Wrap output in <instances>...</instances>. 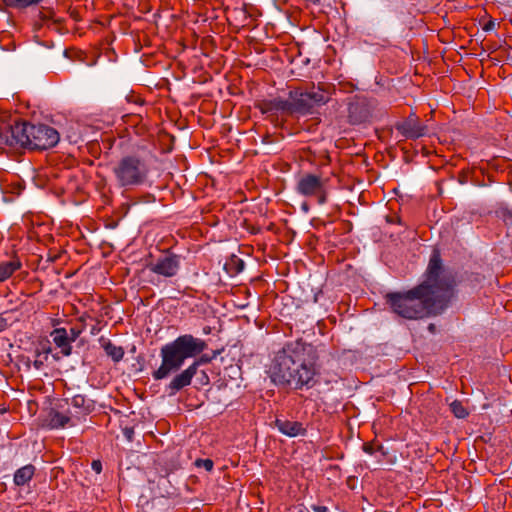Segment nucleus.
<instances>
[{
  "label": "nucleus",
  "mask_w": 512,
  "mask_h": 512,
  "mask_svg": "<svg viewBox=\"0 0 512 512\" xmlns=\"http://www.w3.org/2000/svg\"><path fill=\"white\" fill-rule=\"evenodd\" d=\"M328 182L329 179L322 175L304 173L298 178L295 190L304 197L315 199L317 204L324 205L328 200Z\"/></svg>",
  "instance_id": "6"
},
{
  "label": "nucleus",
  "mask_w": 512,
  "mask_h": 512,
  "mask_svg": "<svg viewBox=\"0 0 512 512\" xmlns=\"http://www.w3.org/2000/svg\"><path fill=\"white\" fill-rule=\"evenodd\" d=\"M196 375L194 366H188L185 370L175 375L168 385L170 395H173L191 384L193 377Z\"/></svg>",
  "instance_id": "11"
},
{
  "label": "nucleus",
  "mask_w": 512,
  "mask_h": 512,
  "mask_svg": "<svg viewBox=\"0 0 512 512\" xmlns=\"http://www.w3.org/2000/svg\"><path fill=\"white\" fill-rule=\"evenodd\" d=\"M92 469L96 472V473H101L102 471V464L100 461L98 460H95L92 462Z\"/></svg>",
  "instance_id": "25"
},
{
  "label": "nucleus",
  "mask_w": 512,
  "mask_h": 512,
  "mask_svg": "<svg viewBox=\"0 0 512 512\" xmlns=\"http://www.w3.org/2000/svg\"><path fill=\"white\" fill-rule=\"evenodd\" d=\"M451 412L455 415V417L463 419L466 416H468L467 409L463 406V404L460 401H453L450 404Z\"/></svg>",
  "instance_id": "21"
},
{
  "label": "nucleus",
  "mask_w": 512,
  "mask_h": 512,
  "mask_svg": "<svg viewBox=\"0 0 512 512\" xmlns=\"http://www.w3.org/2000/svg\"><path fill=\"white\" fill-rule=\"evenodd\" d=\"M1 1L8 8L25 9L32 5L38 4L42 0H1Z\"/></svg>",
  "instance_id": "20"
},
{
  "label": "nucleus",
  "mask_w": 512,
  "mask_h": 512,
  "mask_svg": "<svg viewBox=\"0 0 512 512\" xmlns=\"http://www.w3.org/2000/svg\"><path fill=\"white\" fill-rule=\"evenodd\" d=\"M495 28V22L493 20H490L488 21L484 27H483V30L488 32V31H491Z\"/></svg>",
  "instance_id": "26"
},
{
  "label": "nucleus",
  "mask_w": 512,
  "mask_h": 512,
  "mask_svg": "<svg viewBox=\"0 0 512 512\" xmlns=\"http://www.w3.org/2000/svg\"><path fill=\"white\" fill-rule=\"evenodd\" d=\"M316 348L302 340L291 341L277 352L271 366L273 382L294 389L310 388L317 383L319 369Z\"/></svg>",
  "instance_id": "2"
},
{
  "label": "nucleus",
  "mask_w": 512,
  "mask_h": 512,
  "mask_svg": "<svg viewBox=\"0 0 512 512\" xmlns=\"http://www.w3.org/2000/svg\"><path fill=\"white\" fill-rule=\"evenodd\" d=\"M67 403L71 407L72 415L78 423L90 412V406L83 395H75Z\"/></svg>",
  "instance_id": "15"
},
{
  "label": "nucleus",
  "mask_w": 512,
  "mask_h": 512,
  "mask_svg": "<svg viewBox=\"0 0 512 512\" xmlns=\"http://www.w3.org/2000/svg\"><path fill=\"white\" fill-rule=\"evenodd\" d=\"M294 114L306 115L313 112L316 106L325 104L328 101L325 93L321 90L309 92H292Z\"/></svg>",
  "instance_id": "7"
},
{
  "label": "nucleus",
  "mask_w": 512,
  "mask_h": 512,
  "mask_svg": "<svg viewBox=\"0 0 512 512\" xmlns=\"http://www.w3.org/2000/svg\"><path fill=\"white\" fill-rule=\"evenodd\" d=\"M275 426L284 435L288 437H297L305 435L306 429L303 424L298 421H290L287 419H276Z\"/></svg>",
  "instance_id": "13"
},
{
  "label": "nucleus",
  "mask_w": 512,
  "mask_h": 512,
  "mask_svg": "<svg viewBox=\"0 0 512 512\" xmlns=\"http://www.w3.org/2000/svg\"><path fill=\"white\" fill-rule=\"evenodd\" d=\"M302 209H303L304 211H308V205H307L306 203H305V204H303V205H302Z\"/></svg>",
  "instance_id": "30"
},
{
  "label": "nucleus",
  "mask_w": 512,
  "mask_h": 512,
  "mask_svg": "<svg viewBox=\"0 0 512 512\" xmlns=\"http://www.w3.org/2000/svg\"><path fill=\"white\" fill-rule=\"evenodd\" d=\"M217 353L213 352L212 356H208L206 354L201 355L197 360H195L190 366H194V370L197 373V370L199 366L204 365L212 361L214 358H216Z\"/></svg>",
  "instance_id": "22"
},
{
  "label": "nucleus",
  "mask_w": 512,
  "mask_h": 512,
  "mask_svg": "<svg viewBox=\"0 0 512 512\" xmlns=\"http://www.w3.org/2000/svg\"><path fill=\"white\" fill-rule=\"evenodd\" d=\"M370 111L363 101L351 102L348 107V118L351 124H361L368 121Z\"/></svg>",
  "instance_id": "12"
},
{
  "label": "nucleus",
  "mask_w": 512,
  "mask_h": 512,
  "mask_svg": "<svg viewBox=\"0 0 512 512\" xmlns=\"http://www.w3.org/2000/svg\"><path fill=\"white\" fill-rule=\"evenodd\" d=\"M101 347L105 353L114 361L119 362L124 356V350L120 346L114 345L110 340L103 337L100 338Z\"/></svg>",
  "instance_id": "17"
},
{
  "label": "nucleus",
  "mask_w": 512,
  "mask_h": 512,
  "mask_svg": "<svg viewBox=\"0 0 512 512\" xmlns=\"http://www.w3.org/2000/svg\"><path fill=\"white\" fill-rule=\"evenodd\" d=\"M82 330L77 327H72L68 330V338L71 342L76 341V339L80 336Z\"/></svg>",
  "instance_id": "24"
},
{
  "label": "nucleus",
  "mask_w": 512,
  "mask_h": 512,
  "mask_svg": "<svg viewBox=\"0 0 512 512\" xmlns=\"http://www.w3.org/2000/svg\"><path fill=\"white\" fill-rule=\"evenodd\" d=\"M207 348L206 342L191 334H184L165 344L160 350L161 365L153 372L155 380L167 378L179 370L188 358L201 354Z\"/></svg>",
  "instance_id": "4"
},
{
  "label": "nucleus",
  "mask_w": 512,
  "mask_h": 512,
  "mask_svg": "<svg viewBox=\"0 0 512 512\" xmlns=\"http://www.w3.org/2000/svg\"><path fill=\"white\" fill-rule=\"evenodd\" d=\"M363 449L366 453H372L373 450L372 446L369 444H364Z\"/></svg>",
  "instance_id": "29"
},
{
  "label": "nucleus",
  "mask_w": 512,
  "mask_h": 512,
  "mask_svg": "<svg viewBox=\"0 0 512 512\" xmlns=\"http://www.w3.org/2000/svg\"><path fill=\"white\" fill-rule=\"evenodd\" d=\"M195 465L197 467H203L206 471H211L214 464L211 459H197Z\"/></svg>",
  "instance_id": "23"
},
{
  "label": "nucleus",
  "mask_w": 512,
  "mask_h": 512,
  "mask_svg": "<svg viewBox=\"0 0 512 512\" xmlns=\"http://www.w3.org/2000/svg\"><path fill=\"white\" fill-rule=\"evenodd\" d=\"M452 296V281L444 274L437 252L430 258L426 279L405 293H390L387 302L393 312L406 319H418L437 314Z\"/></svg>",
  "instance_id": "1"
},
{
  "label": "nucleus",
  "mask_w": 512,
  "mask_h": 512,
  "mask_svg": "<svg viewBox=\"0 0 512 512\" xmlns=\"http://www.w3.org/2000/svg\"><path fill=\"white\" fill-rule=\"evenodd\" d=\"M396 129L408 139H417L428 133V127L421 124L415 115H410L403 122L397 124Z\"/></svg>",
  "instance_id": "9"
},
{
  "label": "nucleus",
  "mask_w": 512,
  "mask_h": 512,
  "mask_svg": "<svg viewBox=\"0 0 512 512\" xmlns=\"http://www.w3.org/2000/svg\"><path fill=\"white\" fill-rule=\"evenodd\" d=\"M147 162L136 155L122 157L112 169L117 185L121 188H130L143 185L149 175Z\"/></svg>",
  "instance_id": "5"
},
{
  "label": "nucleus",
  "mask_w": 512,
  "mask_h": 512,
  "mask_svg": "<svg viewBox=\"0 0 512 512\" xmlns=\"http://www.w3.org/2000/svg\"><path fill=\"white\" fill-rule=\"evenodd\" d=\"M51 337L55 345L61 349L64 356L72 353L71 341L68 338V330L65 328H56L51 332Z\"/></svg>",
  "instance_id": "14"
},
{
  "label": "nucleus",
  "mask_w": 512,
  "mask_h": 512,
  "mask_svg": "<svg viewBox=\"0 0 512 512\" xmlns=\"http://www.w3.org/2000/svg\"><path fill=\"white\" fill-rule=\"evenodd\" d=\"M270 110H275L287 115L294 114L292 92L288 99L277 98L270 102Z\"/></svg>",
  "instance_id": "18"
},
{
  "label": "nucleus",
  "mask_w": 512,
  "mask_h": 512,
  "mask_svg": "<svg viewBox=\"0 0 512 512\" xmlns=\"http://www.w3.org/2000/svg\"><path fill=\"white\" fill-rule=\"evenodd\" d=\"M20 260L14 258L9 261L0 263V282L9 279L13 273L21 268Z\"/></svg>",
  "instance_id": "19"
},
{
  "label": "nucleus",
  "mask_w": 512,
  "mask_h": 512,
  "mask_svg": "<svg viewBox=\"0 0 512 512\" xmlns=\"http://www.w3.org/2000/svg\"><path fill=\"white\" fill-rule=\"evenodd\" d=\"M47 424L52 429H60L76 426L78 422L69 407L66 410L51 409L47 416Z\"/></svg>",
  "instance_id": "10"
},
{
  "label": "nucleus",
  "mask_w": 512,
  "mask_h": 512,
  "mask_svg": "<svg viewBox=\"0 0 512 512\" xmlns=\"http://www.w3.org/2000/svg\"><path fill=\"white\" fill-rule=\"evenodd\" d=\"M59 132L45 124L15 122L13 125L0 124V145L46 150L59 142Z\"/></svg>",
  "instance_id": "3"
},
{
  "label": "nucleus",
  "mask_w": 512,
  "mask_h": 512,
  "mask_svg": "<svg viewBox=\"0 0 512 512\" xmlns=\"http://www.w3.org/2000/svg\"><path fill=\"white\" fill-rule=\"evenodd\" d=\"M33 366H34L37 370H39V369H41V367L43 366V362H42L41 360L36 359V360H34V362H33Z\"/></svg>",
  "instance_id": "28"
},
{
  "label": "nucleus",
  "mask_w": 512,
  "mask_h": 512,
  "mask_svg": "<svg viewBox=\"0 0 512 512\" xmlns=\"http://www.w3.org/2000/svg\"><path fill=\"white\" fill-rule=\"evenodd\" d=\"M35 470L36 469L32 464H27L17 469L14 473V484L16 486H24L28 484L32 480Z\"/></svg>",
  "instance_id": "16"
},
{
  "label": "nucleus",
  "mask_w": 512,
  "mask_h": 512,
  "mask_svg": "<svg viewBox=\"0 0 512 512\" xmlns=\"http://www.w3.org/2000/svg\"><path fill=\"white\" fill-rule=\"evenodd\" d=\"M312 509L314 512H327L328 511V508L326 506L313 505Z\"/></svg>",
  "instance_id": "27"
},
{
  "label": "nucleus",
  "mask_w": 512,
  "mask_h": 512,
  "mask_svg": "<svg viewBox=\"0 0 512 512\" xmlns=\"http://www.w3.org/2000/svg\"><path fill=\"white\" fill-rule=\"evenodd\" d=\"M180 265V256L166 253L159 256L154 262H151L148 268L158 275L171 278L177 275Z\"/></svg>",
  "instance_id": "8"
}]
</instances>
